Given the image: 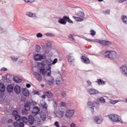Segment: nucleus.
I'll return each instance as SVG.
<instances>
[{"instance_id": "4468645a", "label": "nucleus", "mask_w": 127, "mask_h": 127, "mask_svg": "<svg viewBox=\"0 0 127 127\" xmlns=\"http://www.w3.org/2000/svg\"><path fill=\"white\" fill-rule=\"evenodd\" d=\"M14 91L16 94L18 95L20 94V93H21V87H20V86L16 85L14 87Z\"/></svg>"}, {"instance_id": "5701e85b", "label": "nucleus", "mask_w": 127, "mask_h": 127, "mask_svg": "<svg viewBox=\"0 0 127 127\" xmlns=\"http://www.w3.org/2000/svg\"><path fill=\"white\" fill-rule=\"evenodd\" d=\"M5 91V86L2 83H0V93H4Z\"/></svg>"}, {"instance_id": "c85d7f7f", "label": "nucleus", "mask_w": 127, "mask_h": 127, "mask_svg": "<svg viewBox=\"0 0 127 127\" xmlns=\"http://www.w3.org/2000/svg\"><path fill=\"white\" fill-rule=\"evenodd\" d=\"M111 52V51H107L104 53L103 56L105 58H109Z\"/></svg>"}, {"instance_id": "a878e982", "label": "nucleus", "mask_w": 127, "mask_h": 127, "mask_svg": "<svg viewBox=\"0 0 127 127\" xmlns=\"http://www.w3.org/2000/svg\"><path fill=\"white\" fill-rule=\"evenodd\" d=\"M40 74H42V75H46L47 73V69L45 67H41L40 68V71H39Z\"/></svg>"}, {"instance_id": "79ce46f5", "label": "nucleus", "mask_w": 127, "mask_h": 127, "mask_svg": "<svg viewBox=\"0 0 127 127\" xmlns=\"http://www.w3.org/2000/svg\"><path fill=\"white\" fill-rule=\"evenodd\" d=\"M41 106L42 107L43 109H47L48 108V106L46 104L45 102L44 104H41Z\"/></svg>"}, {"instance_id": "f257e3e1", "label": "nucleus", "mask_w": 127, "mask_h": 127, "mask_svg": "<svg viewBox=\"0 0 127 127\" xmlns=\"http://www.w3.org/2000/svg\"><path fill=\"white\" fill-rule=\"evenodd\" d=\"M109 119L113 122L114 123H120L121 124H125V122L122 120L121 116L115 115V114H110L108 116Z\"/></svg>"}, {"instance_id": "dca6fc26", "label": "nucleus", "mask_w": 127, "mask_h": 127, "mask_svg": "<svg viewBox=\"0 0 127 127\" xmlns=\"http://www.w3.org/2000/svg\"><path fill=\"white\" fill-rule=\"evenodd\" d=\"M116 58H117V52L115 51H112L110 52L109 59H111L112 60H115Z\"/></svg>"}, {"instance_id": "f704fd0d", "label": "nucleus", "mask_w": 127, "mask_h": 127, "mask_svg": "<svg viewBox=\"0 0 127 127\" xmlns=\"http://www.w3.org/2000/svg\"><path fill=\"white\" fill-rule=\"evenodd\" d=\"M28 111L27 109H24V110H22V115H23V116H26V115H27V114H28Z\"/></svg>"}, {"instance_id": "a19ab883", "label": "nucleus", "mask_w": 127, "mask_h": 127, "mask_svg": "<svg viewBox=\"0 0 127 127\" xmlns=\"http://www.w3.org/2000/svg\"><path fill=\"white\" fill-rule=\"evenodd\" d=\"M66 21L67 22H69V23H74V22H73V21H72V20H71L70 19V18H69L67 16V18H66Z\"/></svg>"}, {"instance_id": "f03ea898", "label": "nucleus", "mask_w": 127, "mask_h": 127, "mask_svg": "<svg viewBox=\"0 0 127 127\" xmlns=\"http://www.w3.org/2000/svg\"><path fill=\"white\" fill-rule=\"evenodd\" d=\"M58 74L61 75V76H58L56 80L57 85H60L63 82V78L62 77V74H63V68L61 67V71H58Z\"/></svg>"}, {"instance_id": "a211bd4d", "label": "nucleus", "mask_w": 127, "mask_h": 127, "mask_svg": "<svg viewBox=\"0 0 127 127\" xmlns=\"http://www.w3.org/2000/svg\"><path fill=\"white\" fill-rule=\"evenodd\" d=\"M14 89V87L12 84H9L6 87V90L8 93H12Z\"/></svg>"}, {"instance_id": "6e6d98bb", "label": "nucleus", "mask_w": 127, "mask_h": 127, "mask_svg": "<svg viewBox=\"0 0 127 127\" xmlns=\"http://www.w3.org/2000/svg\"><path fill=\"white\" fill-rule=\"evenodd\" d=\"M25 2H30L32 3L34 1V0H24Z\"/></svg>"}, {"instance_id": "680f3d73", "label": "nucleus", "mask_w": 127, "mask_h": 127, "mask_svg": "<svg viewBox=\"0 0 127 127\" xmlns=\"http://www.w3.org/2000/svg\"><path fill=\"white\" fill-rule=\"evenodd\" d=\"M26 88H30V87H31V84H30V83H27L26 84Z\"/></svg>"}, {"instance_id": "393cba45", "label": "nucleus", "mask_w": 127, "mask_h": 127, "mask_svg": "<svg viewBox=\"0 0 127 127\" xmlns=\"http://www.w3.org/2000/svg\"><path fill=\"white\" fill-rule=\"evenodd\" d=\"M74 60H75V58H74V56H73V54H70L68 55V62H70V63H72V62H73Z\"/></svg>"}, {"instance_id": "0eeeda50", "label": "nucleus", "mask_w": 127, "mask_h": 127, "mask_svg": "<svg viewBox=\"0 0 127 127\" xmlns=\"http://www.w3.org/2000/svg\"><path fill=\"white\" fill-rule=\"evenodd\" d=\"M74 113L75 111L74 110H68L66 113L65 117L68 119H71L74 116Z\"/></svg>"}, {"instance_id": "473e14b6", "label": "nucleus", "mask_w": 127, "mask_h": 127, "mask_svg": "<svg viewBox=\"0 0 127 127\" xmlns=\"http://www.w3.org/2000/svg\"><path fill=\"white\" fill-rule=\"evenodd\" d=\"M97 83H98V85H105V81H104L101 79H98V81H96Z\"/></svg>"}, {"instance_id": "8fccbe9b", "label": "nucleus", "mask_w": 127, "mask_h": 127, "mask_svg": "<svg viewBox=\"0 0 127 127\" xmlns=\"http://www.w3.org/2000/svg\"><path fill=\"white\" fill-rule=\"evenodd\" d=\"M0 71L1 72H5V71H7V68H6V67H2L0 69Z\"/></svg>"}, {"instance_id": "c9c22d12", "label": "nucleus", "mask_w": 127, "mask_h": 127, "mask_svg": "<svg viewBox=\"0 0 127 127\" xmlns=\"http://www.w3.org/2000/svg\"><path fill=\"white\" fill-rule=\"evenodd\" d=\"M122 20L123 22L125 23V24H127V16L124 15L122 18Z\"/></svg>"}, {"instance_id": "f3484780", "label": "nucleus", "mask_w": 127, "mask_h": 127, "mask_svg": "<svg viewBox=\"0 0 127 127\" xmlns=\"http://www.w3.org/2000/svg\"><path fill=\"white\" fill-rule=\"evenodd\" d=\"M35 121V119H34V117L32 115H29L28 117V122H29V124L31 125V126H32L33 124H34V122Z\"/></svg>"}, {"instance_id": "4c0bfd02", "label": "nucleus", "mask_w": 127, "mask_h": 127, "mask_svg": "<svg viewBox=\"0 0 127 127\" xmlns=\"http://www.w3.org/2000/svg\"><path fill=\"white\" fill-rule=\"evenodd\" d=\"M26 14L29 17H33V13L31 12H27Z\"/></svg>"}, {"instance_id": "69168bd1", "label": "nucleus", "mask_w": 127, "mask_h": 127, "mask_svg": "<svg viewBox=\"0 0 127 127\" xmlns=\"http://www.w3.org/2000/svg\"><path fill=\"white\" fill-rule=\"evenodd\" d=\"M105 12H106V13L107 14H110V10H108V9L106 10L105 11Z\"/></svg>"}, {"instance_id": "aec40b11", "label": "nucleus", "mask_w": 127, "mask_h": 127, "mask_svg": "<svg viewBox=\"0 0 127 127\" xmlns=\"http://www.w3.org/2000/svg\"><path fill=\"white\" fill-rule=\"evenodd\" d=\"M121 68L122 69V74L123 75H126L127 77V66L126 65H123L121 67Z\"/></svg>"}, {"instance_id": "338daca9", "label": "nucleus", "mask_w": 127, "mask_h": 127, "mask_svg": "<svg viewBox=\"0 0 127 127\" xmlns=\"http://www.w3.org/2000/svg\"><path fill=\"white\" fill-rule=\"evenodd\" d=\"M42 99H44V100H45V99L46 98V95H45V94L42 95Z\"/></svg>"}, {"instance_id": "7c9ffc66", "label": "nucleus", "mask_w": 127, "mask_h": 127, "mask_svg": "<svg viewBox=\"0 0 127 127\" xmlns=\"http://www.w3.org/2000/svg\"><path fill=\"white\" fill-rule=\"evenodd\" d=\"M22 123L24 124H27L28 123V119L26 117H21V120Z\"/></svg>"}, {"instance_id": "b1692460", "label": "nucleus", "mask_w": 127, "mask_h": 127, "mask_svg": "<svg viewBox=\"0 0 127 127\" xmlns=\"http://www.w3.org/2000/svg\"><path fill=\"white\" fill-rule=\"evenodd\" d=\"M94 121L97 124V125H101V123H102L103 120L100 119L99 116H96L94 117Z\"/></svg>"}, {"instance_id": "bf43d9fd", "label": "nucleus", "mask_w": 127, "mask_h": 127, "mask_svg": "<svg viewBox=\"0 0 127 127\" xmlns=\"http://www.w3.org/2000/svg\"><path fill=\"white\" fill-rule=\"evenodd\" d=\"M118 103V100L113 101L111 102V104L113 105H115V104H117Z\"/></svg>"}, {"instance_id": "c03bdc74", "label": "nucleus", "mask_w": 127, "mask_h": 127, "mask_svg": "<svg viewBox=\"0 0 127 127\" xmlns=\"http://www.w3.org/2000/svg\"><path fill=\"white\" fill-rule=\"evenodd\" d=\"M30 104L31 106H35L36 105H37V102L32 101V102H30Z\"/></svg>"}, {"instance_id": "7ed1b4c3", "label": "nucleus", "mask_w": 127, "mask_h": 127, "mask_svg": "<svg viewBox=\"0 0 127 127\" xmlns=\"http://www.w3.org/2000/svg\"><path fill=\"white\" fill-rule=\"evenodd\" d=\"M47 57L45 54H37L34 56V59L35 61H41V60L46 59Z\"/></svg>"}, {"instance_id": "e2e57ef3", "label": "nucleus", "mask_w": 127, "mask_h": 127, "mask_svg": "<svg viewBox=\"0 0 127 127\" xmlns=\"http://www.w3.org/2000/svg\"><path fill=\"white\" fill-rule=\"evenodd\" d=\"M125 1H127V0H119V2H120V3H123V2H125Z\"/></svg>"}, {"instance_id": "bb28decb", "label": "nucleus", "mask_w": 127, "mask_h": 127, "mask_svg": "<svg viewBox=\"0 0 127 127\" xmlns=\"http://www.w3.org/2000/svg\"><path fill=\"white\" fill-rule=\"evenodd\" d=\"M13 80L15 83H22V79L21 78H20L18 76H15L13 78Z\"/></svg>"}, {"instance_id": "423d86ee", "label": "nucleus", "mask_w": 127, "mask_h": 127, "mask_svg": "<svg viewBox=\"0 0 127 127\" xmlns=\"http://www.w3.org/2000/svg\"><path fill=\"white\" fill-rule=\"evenodd\" d=\"M31 113L33 114L34 117H35V116H37V115L40 113V108H39L38 106H35L33 107Z\"/></svg>"}, {"instance_id": "9d476101", "label": "nucleus", "mask_w": 127, "mask_h": 127, "mask_svg": "<svg viewBox=\"0 0 127 127\" xmlns=\"http://www.w3.org/2000/svg\"><path fill=\"white\" fill-rule=\"evenodd\" d=\"M87 107L89 108V109H91L92 114H94L95 113V111H94V108H95V106L94 105V102L88 101L87 103Z\"/></svg>"}, {"instance_id": "ddd939ff", "label": "nucleus", "mask_w": 127, "mask_h": 127, "mask_svg": "<svg viewBox=\"0 0 127 127\" xmlns=\"http://www.w3.org/2000/svg\"><path fill=\"white\" fill-rule=\"evenodd\" d=\"M81 60H82V62L84 64H90V62L89 58L86 57L85 56H82L81 57Z\"/></svg>"}, {"instance_id": "2eb2a0df", "label": "nucleus", "mask_w": 127, "mask_h": 127, "mask_svg": "<svg viewBox=\"0 0 127 127\" xmlns=\"http://www.w3.org/2000/svg\"><path fill=\"white\" fill-rule=\"evenodd\" d=\"M35 76V78L37 80V81H39V82H41L42 81V76H41V74L38 72H35L34 74Z\"/></svg>"}, {"instance_id": "e433bc0d", "label": "nucleus", "mask_w": 127, "mask_h": 127, "mask_svg": "<svg viewBox=\"0 0 127 127\" xmlns=\"http://www.w3.org/2000/svg\"><path fill=\"white\" fill-rule=\"evenodd\" d=\"M78 16H80V17H83L85 16V13H84V12L79 11L78 12Z\"/></svg>"}, {"instance_id": "49530a36", "label": "nucleus", "mask_w": 127, "mask_h": 127, "mask_svg": "<svg viewBox=\"0 0 127 127\" xmlns=\"http://www.w3.org/2000/svg\"><path fill=\"white\" fill-rule=\"evenodd\" d=\"M13 126L14 127H18L19 126V124H18V122H17V121H16L14 122Z\"/></svg>"}, {"instance_id": "603ef678", "label": "nucleus", "mask_w": 127, "mask_h": 127, "mask_svg": "<svg viewBox=\"0 0 127 127\" xmlns=\"http://www.w3.org/2000/svg\"><path fill=\"white\" fill-rule=\"evenodd\" d=\"M19 127H24V123L23 122H20L19 124Z\"/></svg>"}, {"instance_id": "f8f14e48", "label": "nucleus", "mask_w": 127, "mask_h": 127, "mask_svg": "<svg viewBox=\"0 0 127 127\" xmlns=\"http://www.w3.org/2000/svg\"><path fill=\"white\" fill-rule=\"evenodd\" d=\"M88 93L90 94V95H97L99 94V91L97 90V89H95L94 88H90L87 91Z\"/></svg>"}, {"instance_id": "052dcab7", "label": "nucleus", "mask_w": 127, "mask_h": 127, "mask_svg": "<svg viewBox=\"0 0 127 127\" xmlns=\"http://www.w3.org/2000/svg\"><path fill=\"white\" fill-rule=\"evenodd\" d=\"M86 41H88V42H95L94 40H91L90 39H86Z\"/></svg>"}, {"instance_id": "c756f323", "label": "nucleus", "mask_w": 127, "mask_h": 127, "mask_svg": "<svg viewBox=\"0 0 127 127\" xmlns=\"http://www.w3.org/2000/svg\"><path fill=\"white\" fill-rule=\"evenodd\" d=\"M97 102H100V103H102V104H105L106 103V100L104 97H100L98 98L97 100Z\"/></svg>"}, {"instance_id": "ea45409f", "label": "nucleus", "mask_w": 127, "mask_h": 127, "mask_svg": "<svg viewBox=\"0 0 127 127\" xmlns=\"http://www.w3.org/2000/svg\"><path fill=\"white\" fill-rule=\"evenodd\" d=\"M90 35H92V36H95V35H96V31H95L94 30H91Z\"/></svg>"}, {"instance_id": "cd10ccee", "label": "nucleus", "mask_w": 127, "mask_h": 127, "mask_svg": "<svg viewBox=\"0 0 127 127\" xmlns=\"http://www.w3.org/2000/svg\"><path fill=\"white\" fill-rule=\"evenodd\" d=\"M40 118L43 122H45L46 121V114L45 113H41Z\"/></svg>"}, {"instance_id": "a18cd8bd", "label": "nucleus", "mask_w": 127, "mask_h": 127, "mask_svg": "<svg viewBox=\"0 0 127 127\" xmlns=\"http://www.w3.org/2000/svg\"><path fill=\"white\" fill-rule=\"evenodd\" d=\"M36 36H37V38H41V37H42V36H43V35H42L41 34V33H39L37 34Z\"/></svg>"}, {"instance_id": "58836bf2", "label": "nucleus", "mask_w": 127, "mask_h": 127, "mask_svg": "<svg viewBox=\"0 0 127 127\" xmlns=\"http://www.w3.org/2000/svg\"><path fill=\"white\" fill-rule=\"evenodd\" d=\"M46 36H48V37H49V36L50 37H54V36H55V35H54V34H52L51 33H47L46 34Z\"/></svg>"}, {"instance_id": "5fc2aeb1", "label": "nucleus", "mask_w": 127, "mask_h": 127, "mask_svg": "<svg viewBox=\"0 0 127 127\" xmlns=\"http://www.w3.org/2000/svg\"><path fill=\"white\" fill-rule=\"evenodd\" d=\"M11 59L13 60V61H14V62H16V61H17L18 58H16L15 57H12Z\"/></svg>"}, {"instance_id": "774afa93", "label": "nucleus", "mask_w": 127, "mask_h": 127, "mask_svg": "<svg viewBox=\"0 0 127 127\" xmlns=\"http://www.w3.org/2000/svg\"><path fill=\"white\" fill-rule=\"evenodd\" d=\"M26 99L24 97H21V102H23L24 101H25Z\"/></svg>"}, {"instance_id": "412c9836", "label": "nucleus", "mask_w": 127, "mask_h": 127, "mask_svg": "<svg viewBox=\"0 0 127 127\" xmlns=\"http://www.w3.org/2000/svg\"><path fill=\"white\" fill-rule=\"evenodd\" d=\"M37 65L40 68H46V69L47 68V64H45L43 62L41 63L38 62Z\"/></svg>"}, {"instance_id": "1a4fd4ad", "label": "nucleus", "mask_w": 127, "mask_h": 127, "mask_svg": "<svg viewBox=\"0 0 127 127\" xmlns=\"http://www.w3.org/2000/svg\"><path fill=\"white\" fill-rule=\"evenodd\" d=\"M47 62V68H46L47 72V71H50L49 72L47 73V76L48 77H50L51 76V65L52 64L51 63Z\"/></svg>"}, {"instance_id": "4d7b16f0", "label": "nucleus", "mask_w": 127, "mask_h": 127, "mask_svg": "<svg viewBox=\"0 0 127 127\" xmlns=\"http://www.w3.org/2000/svg\"><path fill=\"white\" fill-rule=\"evenodd\" d=\"M61 107H65L66 106V103L65 102H61Z\"/></svg>"}, {"instance_id": "72a5a7b5", "label": "nucleus", "mask_w": 127, "mask_h": 127, "mask_svg": "<svg viewBox=\"0 0 127 127\" xmlns=\"http://www.w3.org/2000/svg\"><path fill=\"white\" fill-rule=\"evenodd\" d=\"M64 111H62V110L60 109L59 111V115L60 117V118H63L64 116Z\"/></svg>"}, {"instance_id": "39448f33", "label": "nucleus", "mask_w": 127, "mask_h": 127, "mask_svg": "<svg viewBox=\"0 0 127 127\" xmlns=\"http://www.w3.org/2000/svg\"><path fill=\"white\" fill-rule=\"evenodd\" d=\"M98 42L99 43V44H101V45H103L105 46H110V45H111V44H113V43L112 42H110L109 41L106 40H99Z\"/></svg>"}, {"instance_id": "37998d69", "label": "nucleus", "mask_w": 127, "mask_h": 127, "mask_svg": "<svg viewBox=\"0 0 127 127\" xmlns=\"http://www.w3.org/2000/svg\"><path fill=\"white\" fill-rule=\"evenodd\" d=\"M57 62H58V59H57V58H55L51 64L52 65H55V64H56Z\"/></svg>"}, {"instance_id": "6ab92c4d", "label": "nucleus", "mask_w": 127, "mask_h": 127, "mask_svg": "<svg viewBox=\"0 0 127 127\" xmlns=\"http://www.w3.org/2000/svg\"><path fill=\"white\" fill-rule=\"evenodd\" d=\"M30 101H26V103H24V108L26 110H28V111H30V109H31V107H30Z\"/></svg>"}, {"instance_id": "0e129e2a", "label": "nucleus", "mask_w": 127, "mask_h": 127, "mask_svg": "<svg viewBox=\"0 0 127 127\" xmlns=\"http://www.w3.org/2000/svg\"><path fill=\"white\" fill-rule=\"evenodd\" d=\"M70 127H76V125L74 123H71L70 125Z\"/></svg>"}, {"instance_id": "864d4df0", "label": "nucleus", "mask_w": 127, "mask_h": 127, "mask_svg": "<svg viewBox=\"0 0 127 127\" xmlns=\"http://www.w3.org/2000/svg\"><path fill=\"white\" fill-rule=\"evenodd\" d=\"M61 95L62 96V97H66V92L63 91L62 92Z\"/></svg>"}, {"instance_id": "09e8293b", "label": "nucleus", "mask_w": 127, "mask_h": 127, "mask_svg": "<svg viewBox=\"0 0 127 127\" xmlns=\"http://www.w3.org/2000/svg\"><path fill=\"white\" fill-rule=\"evenodd\" d=\"M54 126L56 127H60V125H59V123L58 122L56 121L54 123Z\"/></svg>"}, {"instance_id": "de8ad7c7", "label": "nucleus", "mask_w": 127, "mask_h": 127, "mask_svg": "<svg viewBox=\"0 0 127 127\" xmlns=\"http://www.w3.org/2000/svg\"><path fill=\"white\" fill-rule=\"evenodd\" d=\"M58 106L57 102H56V101L54 102L53 107L54 109H57Z\"/></svg>"}, {"instance_id": "13d9d810", "label": "nucleus", "mask_w": 127, "mask_h": 127, "mask_svg": "<svg viewBox=\"0 0 127 127\" xmlns=\"http://www.w3.org/2000/svg\"><path fill=\"white\" fill-rule=\"evenodd\" d=\"M87 83L88 86H91V85H92V82L91 81H90V80H87Z\"/></svg>"}, {"instance_id": "20e7f679", "label": "nucleus", "mask_w": 127, "mask_h": 127, "mask_svg": "<svg viewBox=\"0 0 127 127\" xmlns=\"http://www.w3.org/2000/svg\"><path fill=\"white\" fill-rule=\"evenodd\" d=\"M12 115L16 122H20L21 121V116L18 114V111L17 110L13 111Z\"/></svg>"}, {"instance_id": "6e6552de", "label": "nucleus", "mask_w": 127, "mask_h": 127, "mask_svg": "<svg viewBox=\"0 0 127 127\" xmlns=\"http://www.w3.org/2000/svg\"><path fill=\"white\" fill-rule=\"evenodd\" d=\"M59 23L65 25L67 23V16H64L63 18H61L58 20Z\"/></svg>"}, {"instance_id": "2f4dec72", "label": "nucleus", "mask_w": 127, "mask_h": 127, "mask_svg": "<svg viewBox=\"0 0 127 127\" xmlns=\"http://www.w3.org/2000/svg\"><path fill=\"white\" fill-rule=\"evenodd\" d=\"M72 17L76 20V21L80 22V21H83L84 20V19L79 17H76L75 16H72Z\"/></svg>"}, {"instance_id": "4be33fe9", "label": "nucleus", "mask_w": 127, "mask_h": 127, "mask_svg": "<svg viewBox=\"0 0 127 127\" xmlns=\"http://www.w3.org/2000/svg\"><path fill=\"white\" fill-rule=\"evenodd\" d=\"M45 95L49 98V99H52L53 98V93L51 91H46L45 92Z\"/></svg>"}, {"instance_id": "3c124183", "label": "nucleus", "mask_w": 127, "mask_h": 127, "mask_svg": "<svg viewBox=\"0 0 127 127\" xmlns=\"http://www.w3.org/2000/svg\"><path fill=\"white\" fill-rule=\"evenodd\" d=\"M34 95H40V94L39 93V91H36V90H34L33 92Z\"/></svg>"}, {"instance_id": "9b49d317", "label": "nucleus", "mask_w": 127, "mask_h": 127, "mask_svg": "<svg viewBox=\"0 0 127 127\" xmlns=\"http://www.w3.org/2000/svg\"><path fill=\"white\" fill-rule=\"evenodd\" d=\"M22 94L24 96V97H29V95H30L29 90L26 88H23L22 89Z\"/></svg>"}]
</instances>
